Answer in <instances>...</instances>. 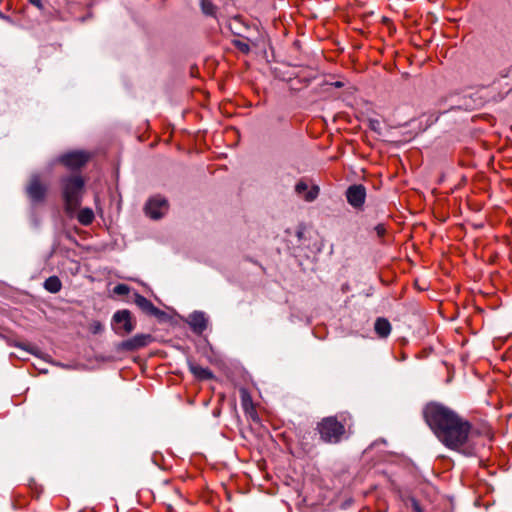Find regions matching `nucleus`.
Here are the masks:
<instances>
[{"instance_id": "nucleus-1", "label": "nucleus", "mask_w": 512, "mask_h": 512, "mask_svg": "<svg viewBox=\"0 0 512 512\" xmlns=\"http://www.w3.org/2000/svg\"><path fill=\"white\" fill-rule=\"evenodd\" d=\"M423 416L427 425L445 447L465 456L476 455L477 432L468 420L439 403L426 405Z\"/></svg>"}, {"instance_id": "nucleus-2", "label": "nucleus", "mask_w": 512, "mask_h": 512, "mask_svg": "<svg viewBox=\"0 0 512 512\" xmlns=\"http://www.w3.org/2000/svg\"><path fill=\"white\" fill-rule=\"evenodd\" d=\"M60 184L65 210L68 214H72L81 205L85 181L80 175H69L61 178Z\"/></svg>"}, {"instance_id": "nucleus-3", "label": "nucleus", "mask_w": 512, "mask_h": 512, "mask_svg": "<svg viewBox=\"0 0 512 512\" xmlns=\"http://www.w3.org/2000/svg\"><path fill=\"white\" fill-rule=\"evenodd\" d=\"M347 417L341 415L323 418L317 423V431L320 439L328 444H337L342 441L346 434Z\"/></svg>"}, {"instance_id": "nucleus-4", "label": "nucleus", "mask_w": 512, "mask_h": 512, "mask_svg": "<svg viewBox=\"0 0 512 512\" xmlns=\"http://www.w3.org/2000/svg\"><path fill=\"white\" fill-rule=\"evenodd\" d=\"M136 327V320L127 309L118 310L112 317V329L119 336L130 334Z\"/></svg>"}, {"instance_id": "nucleus-5", "label": "nucleus", "mask_w": 512, "mask_h": 512, "mask_svg": "<svg viewBox=\"0 0 512 512\" xmlns=\"http://www.w3.org/2000/svg\"><path fill=\"white\" fill-rule=\"evenodd\" d=\"M48 187L37 174L32 175L26 185L25 191L33 204L42 203L47 194Z\"/></svg>"}, {"instance_id": "nucleus-6", "label": "nucleus", "mask_w": 512, "mask_h": 512, "mask_svg": "<svg viewBox=\"0 0 512 512\" xmlns=\"http://www.w3.org/2000/svg\"><path fill=\"white\" fill-rule=\"evenodd\" d=\"M90 154L84 151H72L62 154L59 162L70 169H79L89 161Z\"/></svg>"}, {"instance_id": "nucleus-7", "label": "nucleus", "mask_w": 512, "mask_h": 512, "mask_svg": "<svg viewBox=\"0 0 512 512\" xmlns=\"http://www.w3.org/2000/svg\"><path fill=\"white\" fill-rule=\"evenodd\" d=\"M152 341L153 337L150 334H136L135 336L122 341L118 345V349L133 352L148 346Z\"/></svg>"}, {"instance_id": "nucleus-8", "label": "nucleus", "mask_w": 512, "mask_h": 512, "mask_svg": "<svg viewBox=\"0 0 512 512\" xmlns=\"http://www.w3.org/2000/svg\"><path fill=\"white\" fill-rule=\"evenodd\" d=\"M167 210L168 202L160 196L151 198L145 206L146 214L152 219L161 218Z\"/></svg>"}, {"instance_id": "nucleus-9", "label": "nucleus", "mask_w": 512, "mask_h": 512, "mask_svg": "<svg viewBox=\"0 0 512 512\" xmlns=\"http://www.w3.org/2000/svg\"><path fill=\"white\" fill-rule=\"evenodd\" d=\"M347 202L354 208L359 209L363 206L366 198V189L361 184L350 186L346 191Z\"/></svg>"}, {"instance_id": "nucleus-10", "label": "nucleus", "mask_w": 512, "mask_h": 512, "mask_svg": "<svg viewBox=\"0 0 512 512\" xmlns=\"http://www.w3.org/2000/svg\"><path fill=\"white\" fill-rule=\"evenodd\" d=\"M134 303L147 315L158 318L164 315L163 311L155 307L150 300L140 294H135Z\"/></svg>"}, {"instance_id": "nucleus-11", "label": "nucleus", "mask_w": 512, "mask_h": 512, "mask_svg": "<svg viewBox=\"0 0 512 512\" xmlns=\"http://www.w3.org/2000/svg\"><path fill=\"white\" fill-rule=\"evenodd\" d=\"M295 191L305 201L312 202L319 194V187L314 185L308 189V185L304 181H299L295 186Z\"/></svg>"}, {"instance_id": "nucleus-12", "label": "nucleus", "mask_w": 512, "mask_h": 512, "mask_svg": "<svg viewBox=\"0 0 512 512\" xmlns=\"http://www.w3.org/2000/svg\"><path fill=\"white\" fill-rule=\"evenodd\" d=\"M208 320L203 312H194L189 316V325L196 334H202L207 328Z\"/></svg>"}, {"instance_id": "nucleus-13", "label": "nucleus", "mask_w": 512, "mask_h": 512, "mask_svg": "<svg viewBox=\"0 0 512 512\" xmlns=\"http://www.w3.org/2000/svg\"><path fill=\"white\" fill-rule=\"evenodd\" d=\"M229 29L233 35L236 37L244 38L248 41H251V37L248 35L249 27L244 25L240 17H234L229 22Z\"/></svg>"}, {"instance_id": "nucleus-14", "label": "nucleus", "mask_w": 512, "mask_h": 512, "mask_svg": "<svg viewBox=\"0 0 512 512\" xmlns=\"http://www.w3.org/2000/svg\"><path fill=\"white\" fill-rule=\"evenodd\" d=\"M189 370L199 380H208L213 378V373L208 368H204L195 363L189 362Z\"/></svg>"}, {"instance_id": "nucleus-15", "label": "nucleus", "mask_w": 512, "mask_h": 512, "mask_svg": "<svg viewBox=\"0 0 512 512\" xmlns=\"http://www.w3.org/2000/svg\"><path fill=\"white\" fill-rule=\"evenodd\" d=\"M374 329L376 334L381 338H386L391 333V324L386 318H377Z\"/></svg>"}, {"instance_id": "nucleus-16", "label": "nucleus", "mask_w": 512, "mask_h": 512, "mask_svg": "<svg viewBox=\"0 0 512 512\" xmlns=\"http://www.w3.org/2000/svg\"><path fill=\"white\" fill-rule=\"evenodd\" d=\"M231 43L243 54H249L251 52V45H257L256 41L252 38L251 41H248L240 37L233 39Z\"/></svg>"}, {"instance_id": "nucleus-17", "label": "nucleus", "mask_w": 512, "mask_h": 512, "mask_svg": "<svg viewBox=\"0 0 512 512\" xmlns=\"http://www.w3.org/2000/svg\"><path fill=\"white\" fill-rule=\"evenodd\" d=\"M44 288L50 293H58L62 288L61 280L57 276H50L45 280Z\"/></svg>"}, {"instance_id": "nucleus-18", "label": "nucleus", "mask_w": 512, "mask_h": 512, "mask_svg": "<svg viewBox=\"0 0 512 512\" xmlns=\"http://www.w3.org/2000/svg\"><path fill=\"white\" fill-rule=\"evenodd\" d=\"M77 219L82 225H90L94 220V213L90 208H83L79 211Z\"/></svg>"}, {"instance_id": "nucleus-19", "label": "nucleus", "mask_w": 512, "mask_h": 512, "mask_svg": "<svg viewBox=\"0 0 512 512\" xmlns=\"http://www.w3.org/2000/svg\"><path fill=\"white\" fill-rule=\"evenodd\" d=\"M201 8L206 15L213 16L216 13V7L209 0H202Z\"/></svg>"}, {"instance_id": "nucleus-20", "label": "nucleus", "mask_w": 512, "mask_h": 512, "mask_svg": "<svg viewBox=\"0 0 512 512\" xmlns=\"http://www.w3.org/2000/svg\"><path fill=\"white\" fill-rule=\"evenodd\" d=\"M103 325L99 321H94L90 324V330L93 334H99L103 331Z\"/></svg>"}, {"instance_id": "nucleus-21", "label": "nucleus", "mask_w": 512, "mask_h": 512, "mask_svg": "<svg viewBox=\"0 0 512 512\" xmlns=\"http://www.w3.org/2000/svg\"><path fill=\"white\" fill-rule=\"evenodd\" d=\"M114 292L118 295H126L129 292V287L125 284H118L114 288Z\"/></svg>"}, {"instance_id": "nucleus-22", "label": "nucleus", "mask_w": 512, "mask_h": 512, "mask_svg": "<svg viewBox=\"0 0 512 512\" xmlns=\"http://www.w3.org/2000/svg\"><path fill=\"white\" fill-rule=\"evenodd\" d=\"M374 230L379 238H382L386 234V226L383 223H380L374 227Z\"/></svg>"}, {"instance_id": "nucleus-23", "label": "nucleus", "mask_w": 512, "mask_h": 512, "mask_svg": "<svg viewBox=\"0 0 512 512\" xmlns=\"http://www.w3.org/2000/svg\"><path fill=\"white\" fill-rule=\"evenodd\" d=\"M30 4L37 7L38 9H43V4L41 0H28Z\"/></svg>"}, {"instance_id": "nucleus-24", "label": "nucleus", "mask_w": 512, "mask_h": 512, "mask_svg": "<svg viewBox=\"0 0 512 512\" xmlns=\"http://www.w3.org/2000/svg\"><path fill=\"white\" fill-rule=\"evenodd\" d=\"M249 400V396L247 395L246 392L243 393V396H242V402H243V406L246 408L247 407V402Z\"/></svg>"}, {"instance_id": "nucleus-25", "label": "nucleus", "mask_w": 512, "mask_h": 512, "mask_svg": "<svg viewBox=\"0 0 512 512\" xmlns=\"http://www.w3.org/2000/svg\"><path fill=\"white\" fill-rule=\"evenodd\" d=\"M413 507H414L415 512H422V509L420 508V506L418 505L417 502L413 503Z\"/></svg>"}, {"instance_id": "nucleus-26", "label": "nucleus", "mask_w": 512, "mask_h": 512, "mask_svg": "<svg viewBox=\"0 0 512 512\" xmlns=\"http://www.w3.org/2000/svg\"><path fill=\"white\" fill-rule=\"evenodd\" d=\"M334 86L340 88L343 86V84L341 82L337 81L334 83Z\"/></svg>"}, {"instance_id": "nucleus-27", "label": "nucleus", "mask_w": 512, "mask_h": 512, "mask_svg": "<svg viewBox=\"0 0 512 512\" xmlns=\"http://www.w3.org/2000/svg\"><path fill=\"white\" fill-rule=\"evenodd\" d=\"M0 17H1V18H4V19H7V17H6V16H4L2 12H0Z\"/></svg>"}]
</instances>
